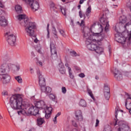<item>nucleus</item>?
I'll use <instances>...</instances> for the list:
<instances>
[{
    "label": "nucleus",
    "mask_w": 131,
    "mask_h": 131,
    "mask_svg": "<svg viewBox=\"0 0 131 131\" xmlns=\"http://www.w3.org/2000/svg\"><path fill=\"white\" fill-rule=\"evenodd\" d=\"M49 98L51 100H52L53 102H55V103H58L57 96H56L55 94H50L49 95Z\"/></svg>",
    "instance_id": "23"
},
{
    "label": "nucleus",
    "mask_w": 131,
    "mask_h": 131,
    "mask_svg": "<svg viewBox=\"0 0 131 131\" xmlns=\"http://www.w3.org/2000/svg\"><path fill=\"white\" fill-rule=\"evenodd\" d=\"M52 111H53V107L51 106L49 107L47 105L46 108L42 110V112L45 113V115H50V114H52Z\"/></svg>",
    "instance_id": "18"
},
{
    "label": "nucleus",
    "mask_w": 131,
    "mask_h": 131,
    "mask_svg": "<svg viewBox=\"0 0 131 131\" xmlns=\"http://www.w3.org/2000/svg\"><path fill=\"white\" fill-rule=\"evenodd\" d=\"M108 51H109L110 55H111V48L108 47Z\"/></svg>",
    "instance_id": "59"
},
{
    "label": "nucleus",
    "mask_w": 131,
    "mask_h": 131,
    "mask_svg": "<svg viewBox=\"0 0 131 131\" xmlns=\"http://www.w3.org/2000/svg\"><path fill=\"white\" fill-rule=\"evenodd\" d=\"M92 13V6L91 5H89L88 8L86 10L85 15L88 17V18H90V15Z\"/></svg>",
    "instance_id": "22"
},
{
    "label": "nucleus",
    "mask_w": 131,
    "mask_h": 131,
    "mask_svg": "<svg viewBox=\"0 0 131 131\" xmlns=\"http://www.w3.org/2000/svg\"><path fill=\"white\" fill-rule=\"evenodd\" d=\"M6 61H11L12 60V57L10 56L8 54L5 55Z\"/></svg>",
    "instance_id": "33"
},
{
    "label": "nucleus",
    "mask_w": 131,
    "mask_h": 131,
    "mask_svg": "<svg viewBox=\"0 0 131 131\" xmlns=\"http://www.w3.org/2000/svg\"><path fill=\"white\" fill-rule=\"evenodd\" d=\"M128 101H129L130 102H131V96L130 95H129L128 96V97L127 98L126 100V101L125 102H128Z\"/></svg>",
    "instance_id": "44"
},
{
    "label": "nucleus",
    "mask_w": 131,
    "mask_h": 131,
    "mask_svg": "<svg viewBox=\"0 0 131 131\" xmlns=\"http://www.w3.org/2000/svg\"><path fill=\"white\" fill-rule=\"evenodd\" d=\"M61 91L63 94H66V92H67V90H66V88L65 87H62L61 88Z\"/></svg>",
    "instance_id": "42"
},
{
    "label": "nucleus",
    "mask_w": 131,
    "mask_h": 131,
    "mask_svg": "<svg viewBox=\"0 0 131 131\" xmlns=\"http://www.w3.org/2000/svg\"><path fill=\"white\" fill-rule=\"evenodd\" d=\"M17 19L21 21L24 20L26 33L29 36H34V29L36 27L35 23L31 22L25 14H19L17 16Z\"/></svg>",
    "instance_id": "4"
},
{
    "label": "nucleus",
    "mask_w": 131,
    "mask_h": 131,
    "mask_svg": "<svg viewBox=\"0 0 131 131\" xmlns=\"http://www.w3.org/2000/svg\"><path fill=\"white\" fill-rule=\"evenodd\" d=\"M87 92L89 94V95L90 96V97L93 99L95 100V97H94V95H93V92L90 89H87Z\"/></svg>",
    "instance_id": "27"
},
{
    "label": "nucleus",
    "mask_w": 131,
    "mask_h": 131,
    "mask_svg": "<svg viewBox=\"0 0 131 131\" xmlns=\"http://www.w3.org/2000/svg\"><path fill=\"white\" fill-rule=\"evenodd\" d=\"M2 95L3 96H8V91H4L3 93H2Z\"/></svg>",
    "instance_id": "48"
},
{
    "label": "nucleus",
    "mask_w": 131,
    "mask_h": 131,
    "mask_svg": "<svg viewBox=\"0 0 131 131\" xmlns=\"http://www.w3.org/2000/svg\"><path fill=\"white\" fill-rule=\"evenodd\" d=\"M15 71H19L20 70V64H16L15 65Z\"/></svg>",
    "instance_id": "38"
},
{
    "label": "nucleus",
    "mask_w": 131,
    "mask_h": 131,
    "mask_svg": "<svg viewBox=\"0 0 131 131\" xmlns=\"http://www.w3.org/2000/svg\"><path fill=\"white\" fill-rule=\"evenodd\" d=\"M76 119L78 121H82V119H83V117L82 115H76Z\"/></svg>",
    "instance_id": "29"
},
{
    "label": "nucleus",
    "mask_w": 131,
    "mask_h": 131,
    "mask_svg": "<svg viewBox=\"0 0 131 131\" xmlns=\"http://www.w3.org/2000/svg\"><path fill=\"white\" fill-rule=\"evenodd\" d=\"M41 91L42 93H45L46 95H50V94L52 93V88L50 86L46 87V86H44L43 87H42Z\"/></svg>",
    "instance_id": "19"
},
{
    "label": "nucleus",
    "mask_w": 131,
    "mask_h": 131,
    "mask_svg": "<svg viewBox=\"0 0 131 131\" xmlns=\"http://www.w3.org/2000/svg\"><path fill=\"white\" fill-rule=\"evenodd\" d=\"M72 124L75 127H77V124L76 122L74 121H72Z\"/></svg>",
    "instance_id": "47"
},
{
    "label": "nucleus",
    "mask_w": 131,
    "mask_h": 131,
    "mask_svg": "<svg viewBox=\"0 0 131 131\" xmlns=\"http://www.w3.org/2000/svg\"><path fill=\"white\" fill-rule=\"evenodd\" d=\"M83 36L86 39L85 43L88 50L90 51H95L97 55H103L104 54V48L101 47V44L98 42H94L90 39L89 34L85 33L84 31L82 32Z\"/></svg>",
    "instance_id": "5"
},
{
    "label": "nucleus",
    "mask_w": 131,
    "mask_h": 131,
    "mask_svg": "<svg viewBox=\"0 0 131 131\" xmlns=\"http://www.w3.org/2000/svg\"><path fill=\"white\" fill-rule=\"evenodd\" d=\"M99 123H100V121L99 120V119H97L96 124H95V127H97V126H99Z\"/></svg>",
    "instance_id": "45"
},
{
    "label": "nucleus",
    "mask_w": 131,
    "mask_h": 131,
    "mask_svg": "<svg viewBox=\"0 0 131 131\" xmlns=\"http://www.w3.org/2000/svg\"><path fill=\"white\" fill-rule=\"evenodd\" d=\"M104 97L107 101L110 99V88L107 84H105L103 89Z\"/></svg>",
    "instance_id": "14"
},
{
    "label": "nucleus",
    "mask_w": 131,
    "mask_h": 131,
    "mask_svg": "<svg viewBox=\"0 0 131 131\" xmlns=\"http://www.w3.org/2000/svg\"><path fill=\"white\" fill-rule=\"evenodd\" d=\"M65 66L66 67H67V68H68V71H69V68H70V67H69V64H68V63H65Z\"/></svg>",
    "instance_id": "51"
},
{
    "label": "nucleus",
    "mask_w": 131,
    "mask_h": 131,
    "mask_svg": "<svg viewBox=\"0 0 131 131\" xmlns=\"http://www.w3.org/2000/svg\"><path fill=\"white\" fill-rule=\"evenodd\" d=\"M129 104H131V102H130L129 101H128L127 102V107H130V105Z\"/></svg>",
    "instance_id": "55"
},
{
    "label": "nucleus",
    "mask_w": 131,
    "mask_h": 131,
    "mask_svg": "<svg viewBox=\"0 0 131 131\" xmlns=\"http://www.w3.org/2000/svg\"><path fill=\"white\" fill-rule=\"evenodd\" d=\"M52 33L54 35V38L55 39H58V32L57 31V30L56 28H57V30H59L60 29V24L58 23H55L54 24H52Z\"/></svg>",
    "instance_id": "10"
},
{
    "label": "nucleus",
    "mask_w": 131,
    "mask_h": 131,
    "mask_svg": "<svg viewBox=\"0 0 131 131\" xmlns=\"http://www.w3.org/2000/svg\"><path fill=\"white\" fill-rule=\"evenodd\" d=\"M112 7L113 8H114V7H118V6L117 5H113V6H112Z\"/></svg>",
    "instance_id": "62"
},
{
    "label": "nucleus",
    "mask_w": 131,
    "mask_h": 131,
    "mask_svg": "<svg viewBox=\"0 0 131 131\" xmlns=\"http://www.w3.org/2000/svg\"><path fill=\"white\" fill-rule=\"evenodd\" d=\"M31 55L33 57H35V54H34V52H31Z\"/></svg>",
    "instance_id": "58"
},
{
    "label": "nucleus",
    "mask_w": 131,
    "mask_h": 131,
    "mask_svg": "<svg viewBox=\"0 0 131 131\" xmlns=\"http://www.w3.org/2000/svg\"><path fill=\"white\" fill-rule=\"evenodd\" d=\"M96 25H97L96 24V23H94L93 24H92L91 26V29H93L94 28V27H95V26H96Z\"/></svg>",
    "instance_id": "52"
},
{
    "label": "nucleus",
    "mask_w": 131,
    "mask_h": 131,
    "mask_svg": "<svg viewBox=\"0 0 131 131\" xmlns=\"http://www.w3.org/2000/svg\"><path fill=\"white\" fill-rule=\"evenodd\" d=\"M80 25H83V26H84V21H83V20H82L81 21Z\"/></svg>",
    "instance_id": "57"
},
{
    "label": "nucleus",
    "mask_w": 131,
    "mask_h": 131,
    "mask_svg": "<svg viewBox=\"0 0 131 131\" xmlns=\"http://www.w3.org/2000/svg\"><path fill=\"white\" fill-rule=\"evenodd\" d=\"M60 11L64 16H66V8L60 6Z\"/></svg>",
    "instance_id": "31"
},
{
    "label": "nucleus",
    "mask_w": 131,
    "mask_h": 131,
    "mask_svg": "<svg viewBox=\"0 0 131 131\" xmlns=\"http://www.w3.org/2000/svg\"><path fill=\"white\" fill-rule=\"evenodd\" d=\"M61 115V112H58V113H57V114H56V115Z\"/></svg>",
    "instance_id": "64"
},
{
    "label": "nucleus",
    "mask_w": 131,
    "mask_h": 131,
    "mask_svg": "<svg viewBox=\"0 0 131 131\" xmlns=\"http://www.w3.org/2000/svg\"><path fill=\"white\" fill-rule=\"evenodd\" d=\"M113 72L114 74L115 78L117 80H122V74L117 69H115Z\"/></svg>",
    "instance_id": "16"
},
{
    "label": "nucleus",
    "mask_w": 131,
    "mask_h": 131,
    "mask_svg": "<svg viewBox=\"0 0 131 131\" xmlns=\"http://www.w3.org/2000/svg\"><path fill=\"white\" fill-rule=\"evenodd\" d=\"M58 69L61 74H65V73H66V69H65V67H64V63H63V62H61L59 63Z\"/></svg>",
    "instance_id": "17"
},
{
    "label": "nucleus",
    "mask_w": 131,
    "mask_h": 131,
    "mask_svg": "<svg viewBox=\"0 0 131 131\" xmlns=\"http://www.w3.org/2000/svg\"><path fill=\"white\" fill-rule=\"evenodd\" d=\"M38 52H39V54H41V50H40V49H39V50H38Z\"/></svg>",
    "instance_id": "63"
},
{
    "label": "nucleus",
    "mask_w": 131,
    "mask_h": 131,
    "mask_svg": "<svg viewBox=\"0 0 131 131\" xmlns=\"http://www.w3.org/2000/svg\"><path fill=\"white\" fill-rule=\"evenodd\" d=\"M50 8L52 11H54L55 13H58V12H59V8L56 7L54 3L51 2L50 3Z\"/></svg>",
    "instance_id": "21"
},
{
    "label": "nucleus",
    "mask_w": 131,
    "mask_h": 131,
    "mask_svg": "<svg viewBox=\"0 0 131 131\" xmlns=\"http://www.w3.org/2000/svg\"><path fill=\"white\" fill-rule=\"evenodd\" d=\"M15 79L17 80V81L18 82V83H22V78H21V76H17L15 77Z\"/></svg>",
    "instance_id": "28"
},
{
    "label": "nucleus",
    "mask_w": 131,
    "mask_h": 131,
    "mask_svg": "<svg viewBox=\"0 0 131 131\" xmlns=\"http://www.w3.org/2000/svg\"><path fill=\"white\" fill-rule=\"evenodd\" d=\"M86 0H80L79 1V4L80 5H82V4H83V3H84V2H85Z\"/></svg>",
    "instance_id": "53"
},
{
    "label": "nucleus",
    "mask_w": 131,
    "mask_h": 131,
    "mask_svg": "<svg viewBox=\"0 0 131 131\" xmlns=\"http://www.w3.org/2000/svg\"><path fill=\"white\" fill-rule=\"evenodd\" d=\"M71 56H72L73 57H77V56H78V55L77 54V53H76V52L73 51L71 52Z\"/></svg>",
    "instance_id": "36"
},
{
    "label": "nucleus",
    "mask_w": 131,
    "mask_h": 131,
    "mask_svg": "<svg viewBox=\"0 0 131 131\" xmlns=\"http://www.w3.org/2000/svg\"><path fill=\"white\" fill-rule=\"evenodd\" d=\"M17 113L18 115H21L23 114V115H24V113H25V111L23 110H20L17 112Z\"/></svg>",
    "instance_id": "39"
},
{
    "label": "nucleus",
    "mask_w": 131,
    "mask_h": 131,
    "mask_svg": "<svg viewBox=\"0 0 131 131\" xmlns=\"http://www.w3.org/2000/svg\"><path fill=\"white\" fill-rule=\"evenodd\" d=\"M58 116H59V115H56L53 119V121L54 124H57L58 123V121H57V118L58 117Z\"/></svg>",
    "instance_id": "37"
},
{
    "label": "nucleus",
    "mask_w": 131,
    "mask_h": 131,
    "mask_svg": "<svg viewBox=\"0 0 131 131\" xmlns=\"http://www.w3.org/2000/svg\"><path fill=\"white\" fill-rule=\"evenodd\" d=\"M45 117L46 118H50V117H51V116L50 115H45Z\"/></svg>",
    "instance_id": "60"
},
{
    "label": "nucleus",
    "mask_w": 131,
    "mask_h": 131,
    "mask_svg": "<svg viewBox=\"0 0 131 131\" xmlns=\"http://www.w3.org/2000/svg\"><path fill=\"white\" fill-rule=\"evenodd\" d=\"M50 51L52 58L53 59H56L57 57H58L57 55V49H56V47H55V44L52 41L50 42Z\"/></svg>",
    "instance_id": "13"
},
{
    "label": "nucleus",
    "mask_w": 131,
    "mask_h": 131,
    "mask_svg": "<svg viewBox=\"0 0 131 131\" xmlns=\"http://www.w3.org/2000/svg\"><path fill=\"white\" fill-rule=\"evenodd\" d=\"M23 2L26 3L28 5H30L31 6V8L33 11V12H35V11H37L39 8V3L37 1L34 0H22Z\"/></svg>",
    "instance_id": "8"
},
{
    "label": "nucleus",
    "mask_w": 131,
    "mask_h": 131,
    "mask_svg": "<svg viewBox=\"0 0 131 131\" xmlns=\"http://www.w3.org/2000/svg\"><path fill=\"white\" fill-rule=\"evenodd\" d=\"M59 30L61 35H62V36L65 37V32H64V31H63V30H60V29Z\"/></svg>",
    "instance_id": "40"
},
{
    "label": "nucleus",
    "mask_w": 131,
    "mask_h": 131,
    "mask_svg": "<svg viewBox=\"0 0 131 131\" xmlns=\"http://www.w3.org/2000/svg\"><path fill=\"white\" fill-rule=\"evenodd\" d=\"M15 11L18 13L22 12V7L19 5H17L15 6Z\"/></svg>",
    "instance_id": "26"
},
{
    "label": "nucleus",
    "mask_w": 131,
    "mask_h": 131,
    "mask_svg": "<svg viewBox=\"0 0 131 131\" xmlns=\"http://www.w3.org/2000/svg\"><path fill=\"white\" fill-rule=\"evenodd\" d=\"M30 71L31 74H33V73H34V71L33 70V69L31 68H30Z\"/></svg>",
    "instance_id": "50"
},
{
    "label": "nucleus",
    "mask_w": 131,
    "mask_h": 131,
    "mask_svg": "<svg viewBox=\"0 0 131 131\" xmlns=\"http://www.w3.org/2000/svg\"><path fill=\"white\" fill-rule=\"evenodd\" d=\"M79 105L81 107H86V102L83 99H81L79 101Z\"/></svg>",
    "instance_id": "24"
},
{
    "label": "nucleus",
    "mask_w": 131,
    "mask_h": 131,
    "mask_svg": "<svg viewBox=\"0 0 131 131\" xmlns=\"http://www.w3.org/2000/svg\"><path fill=\"white\" fill-rule=\"evenodd\" d=\"M72 26H74V25H73V20L72 19H71V23Z\"/></svg>",
    "instance_id": "61"
},
{
    "label": "nucleus",
    "mask_w": 131,
    "mask_h": 131,
    "mask_svg": "<svg viewBox=\"0 0 131 131\" xmlns=\"http://www.w3.org/2000/svg\"><path fill=\"white\" fill-rule=\"evenodd\" d=\"M78 76L81 78H84V77H85V75H84V73H81L78 75Z\"/></svg>",
    "instance_id": "41"
},
{
    "label": "nucleus",
    "mask_w": 131,
    "mask_h": 131,
    "mask_svg": "<svg viewBox=\"0 0 131 131\" xmlns=\"http://www.w3.org/2000/svg\"><path fill=\"white\" fill-rule=\"evenodd\" d=\"M9 71L15 72V64L9 63L2 64L0 68V80L3 84H9L11 82V76L8 74Z\"/></svg>",
    "instance_id": "2"
},
{
    "label": "nucleus",
    "mask_w": 131,
    "mask_h": 131,
    "mask_svg": "<svg viewBox=\"0 0 131 131\" xmlns=\"http://www.w3.org/2000/svg\"><path fill=\"white\" fill-rule=\"evenodd\" d=\"M34 105L37 108L39 109H45L47 104L43 100H39L34 102Z\"/></svg>",
    "instance_id": "15"
},
{
    "label": "nucleus",
    "mask_w": 131,
    "mask_h": 131,
    "mask_svg": "<svg viewBox=\"0 0 131 131\" xmlns=\"http://www.w3.org/2000/svg\"><path fill=\"white\" fill-rule=\"evenodd\" d=\"M130 106H127V102H125V107L127 110H129L130 114H131V103L129 104Z\"/></svg>",
    "instance_id": "35"
},
{
    "label": "nucleus",
    "mask_w": 131,
    "mask_h": 131,
    "mask_svg": "<svg viewBox=\"0 0 131 131\" xmlns=\"http://www.w3.org/2000/svg\"><path fill=\"white\" fill-rule=\"evenodd\" d=\"M5 6L0 2V8H4ZM4 13V11L0 9V15H2ZM8 25V20H6V17L5 16H0V26H2V27H5V26H7Z\"/></svg>",
    "instance_id": "9"
},
{
    "label": "nucleus",
    "mask_w": 131,
    "mask_h": 131,
    "mask_svg": "<svg viewBox=\"0 0 131 131\" xmlns=\"http://www.w3.org/2000/svg\"><path fill=\"white\" fill-rule=\"evenodd\" d=\"M37 74L38 75L39 79V85H40L41 89H42L43 86H46V79H45V78H43V77L40 73V71H39V70H38L37 71Z\"/></svg>",
    "instance_id": "11"
},
{
    "label": "nucleus",
    "mask_w": 131,
    "mask_h": 131,
    "mask_svg": "<svg viewBox=\"0 0 131 131\" xmlns=\"http://www.w3.org/2000/svg\"><path fill=\"white\" fill-rule=\"evenodd\" d=\"M79 15L80 18H82V12L81 11L79 12Z\"/></svg>",
    "instance_id": "54"
},
{
    "label": "nucleus",
    "mask_w": 131,
    "mask_h": 131,
    "mask_svg": "<svg viewBox=\"0 0 131 131\" xmlns=\"http://www.w3.org/2000/svg\"><path fill=\"white\" fill-rule=\"evenodd\" d=\"M24 96L22 94H15L12 95L9 100V105L13 110H21L27 109L28 105L23 102Z\"/></svg>",
    "instance_id": "1"
},
{
    "label": "nucleus",
    "mask_w": 131,
    "mask_h": 131,
    "mask_svg": "<svg viewBox=\"0 0 131 131\" xmlns=\"http://www.w3.org/2000/svg\"><path fill=\"white\" fill-rule=\"evenodd\" d=\"M5 37L9 45L11 47L15 46V43H16V35L8 32L5 34Z\"/></svg>",
    "instance_id": "7"
},
{
    "label": "nucleus",
    "mask_w": 131,
    "mask_h": 131,
    "mask_svg": "<svg viewBox=\"0 0 131 131\" xmlns=\"http://www.w3.org/2000/svg\"><path fill=\"white\" fill-rule=\"evenodd\" d=\"M37 63L38 64V65H39L41 67L42 66V62H41V61L38 60Z\"/></svg>",
    "instance_id": "49"
},
{
    "label": "nucleus",
    "mask_w": 131,
    "mask_h": 131,
    "mask_svg": "<svg viewBox=\"0 0 131 131\" xmlns=\"http://www.w3.org/2000/svg\"><path fill=\"white\" fill-rule=\"evenodd\" d=\"M116 119H115V123L114 124V126H116V125H118L119 128L118 131H130L129 129V127L125 124V122L123 121H118V119H117V115H115ZM103 131H112L111 129V126L110 125H106L104 127V129Z\"/></svg>",
    "instance_id": "6"
},
{
    "label": "nucleus",
    "mask_w": 131,
    "mask_h": 131,
    "mask_svg": "<svg viewBox=\"0 0 131 131\" xmlns=\"http://www.w3.org/2000/svg\"><path fill=\"white\" fill-rule=\"evenodd\" d=\"M131 26V21H129L128 23H127L124 26V28L125 29H126V27H127V26Z\"/></svg>",
    "instance_id": "43"
},
{
    "label": "nucleus",
    "mask_w": 131,
    "mask_h": 131,
    "mask_svg": "<svg viewBox=\"0 0 131 131\" xmlns=\"http://www.w3.org/2000/svg\"><path fill=\"white\" fill-rule=\"evenodd\" d=\"M100 21L101 24L100 25L98 29L99 32L93 33V36H96V37H97V40H94L95 41H93L92 42H94V43H95V42H98V44L101 45V41H102L105 37V35L102 34V32L104 31V28L105 32H108V31H109L110 25L109 21H107L106 18L101 17Z\"/></svg>",
    "instance_id": "3"
},
{
    "label": "nucleus",
    "mask_w": 131,
    "mask_h": 131,
    "mask_svg": "<svg viewBox=\"0 0 131 131\" xmlns=\"http://www.w3.org/2000/svg\"><path fill=\"white\" fill-rule=\"evenodd\" d=\"M31 37H34L35 39H34V42H35L36 43H37V42L38 41V40L37 39V38H36V37H35V35H34V36H31Z\"/></svg>",
    "instance_id": "46"
},
{
    "label": "nucleus",
    "mask_w": 131,
    "mask_h": 131,
    "mask_svg": "<svg viewBox=\"0 0 131 131\" xmlns=\"http://www.w3.org/2000/svg\"><path fill=\"white\" fill-rule=\"evenodd\" d=\"M75 69H76V70H77V71H80V68H79L78 67H76Z\"/></svg>",
    "instance_id": "56"
},
{
    "label": "nucleus",
    "mask_w": 131,
    "mask_h": 131,
    "mask_svg": "<svg viewBox=\"0 0 131 131\" xmlns=\"http://www.w3.org/2000/svg\"><path fill=\"white\" fill-rule=\"evenodd\" d=\"M47 38H50V24H47Z\"/></svg>",
    "instance_id": "30"
},
{
    "label": "nucleus",
    "mask_w": 131,
    "mask_h": 131,
    "mask_svg": "<svg viewBox=\"0 0 131 131\" xmlns=\"http://www.w3.org/2000/svg\"><path fill=\"white\" fill-rule=\"evenodd\" d=\"M69 73L70 78L73 79L74 78V76L73 75V74H72V73L71 72V68H69Z\"/></svg>",
    "instance_id": "32"
},
{
    "label": "nucleus",
    "mask_w": 131,
    "mask_h": 131,
    "mask_svg": "<svg viewBox=\"0 0 131 131\" xmlns=\"http://www.w3.org/2000/svg\"><path fill=\"white\" fill-rule=\"evenodd\" d=\"M124 112L120 109L119 106H117L115 108V115H123Z\"/></svg>",
    "instance_id": "20"
},
{
    "label": "nucleus",
    "mask_w": 131,
    "mask_h": 131,
    "mask_svg": "<svg viewBox=\"0 0 131 131\" xmlns=\"http://www.w3.org/2000/svg\"><path fill=\"white\" fill-rule=\"evenodd\" d=\"M38 109H39L38 107L32 105L28 109V114L29 115H37V114H39V110Z\"/></svg>",
    "instance_id": "12"
},
{
    "label": "nucleus",
    "mask_w": 131,
    "mask_h": 131,
    "mask_svg": "<svg viewBox=\"0 0 131 131\" xmlns=\"http://www.w3.org/2000/svg\"><path fill=\"white\" fill-rule=\"evenodd\" d=\"M45 122V120L43 118H40L37 119V125L38 126L42 125L43 123Z\"/></svg>",
    "instance_id": "25"
},
{
    "label": "nucleus",
    "mask_w": 131,
    "mask_h": 131,
    "mask_svg": "<svg viewBox=\"0 0 131 131\" xmlns=\"http://www.w3.org/2000/svg\"><path fill=\"white\" fill-rule=\"evenodd\" d=\"M82 114V112L80 110H77L75 111V115H81Z\"/></svg>",
    "instance_id": "34"
}]
</instances>
